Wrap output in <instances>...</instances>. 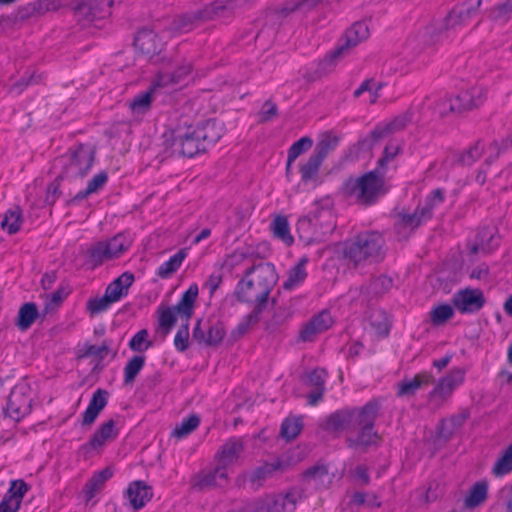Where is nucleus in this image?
<instances>
[{
	"mask_svg": "<svg viewBox=\"0 0 512 512\" xmlns=\"http://www.w3.org/2000/svg\"><path fill=\"white\" fill-rule=\"evenodd\" d=\"M278 280L275 267L269 262H260L247 268L241 279L235 286L233 295L240 303L252 305V311L262 313L269 301L276 303L270 298Z\"/></svg>",
	"mask_w": 512,
	"mask_h": 512,
	"instance_id": "obj_1",
	"label": "nucleus"
},
{
	"mask_svg": "<svg viewBox=\"0 0 512 512\" xmlns=\"http://www.w3.org/2000/svg\"><path fill=\"white\" fill-rule=\"evenodd\" d=\"M384 238L375 231L358 234L343 244V256L358 267L365 263H375L384 257Z\"/></svg>",
	"mask_w": 512,
	"mask_h": 512,
	"instance_id": "obj_2",
	"label": "nucleus"
},
{
	"mask_svg": "<svg viewBox=\"0 0 512 512\" xmlns=\"http://www.w3.org/2000/svg\"><path fill=\"white\" fill-rule=\"evenodd\" d=\"M343 190L362 206L375 204L387 192L385 178L378 170L369 171L357 178H349L344 183Z\"/></svg>",
	"mask_w": 512,
	"mask_h": 512,
	"instance_id": "obj_3",
	"label": "nucleus"
},
{
	"mask_svg": "<svg viewBox=\"0 0 512 512\" xmlns=\"http://www.w3.org/2000/svg\"><path fill=\"white\" fill-rule=\"evenodd\" d=\"M380 404L376 400H371L361 407V415L356 423L359 431L355 436H348L346 443L349 448L367 452L372 446H377L381 440L379 434L374 430V423L379 414Z\"/></svg>",
	"mask_w": 512,
	"mask_h": 512,
	"instance_id": "obj_4",
	"label": "nucleus"
},
{
	"mask_svg": "<svg viewBox=\"0 0 512 512\" xmlns=\"http://www.w3.org/2000/svg\"><path fill=\"white\" fill-rule=\"evenodd\" d=\"M163 146L166 156L194 157L206 152L197 131L192 126L177 127L163 134Z\"/></svg>",
	"mask_w": 512,
	"mask_h": 512,
	"instance_id": "obj_5",
	"label": "nucleus"
},
{
	"mask_svg": "<svg viewBox=\"0 0 512 512\" xmlns=\"http://www.w3.org/2000/svg\"><path fill=\"white\" fill-rule=\"evenodd\" d=\"M233 10L232 1H215L202 9L184 13L175 17L171 24V29L179 33H187L201 24L226 17Z\"/></svg>",
	"mask_w": 512,
	"mask_h": 512,
	"instance_id": "obj_6",
	"label": "nucleus"
},
{
	"mask_svg": "<svg viewBox=\"0 0 512 512\" xmlns=\"http://www.w3.org/2000/svg\"><path fill=\"white\" fill-rule=\"evenodd\" d=\"M95 159V149L89 145L79 144L70 150L68 155L59 158L62 171L59 178L77 179L83 178L91 169Z\"/></svg>",
	"mask_w": 512,
	"mask_h": 512,
	"instance_id": "obj_7",
	"label": "nucleus"
},
{
	"mask_svg": "<svg viewBox=\"0 0 512 512\" xmlns=\"http://www.w3.org/2000/svg\"><path fill=\"white\" fill-rule=\"evenodd\" d=\"M198 296V286L191 285L182 295L177 305L159 309V326L165 334L169 333L177 321V316L181 320L189 322L194 312V303Z\"/></svg>",
	"mask_w": 512,
	"mask_h": 512,
	"instance_id": "obj_8",
	"label": "nucleus"
},
{
	"mask_svg": "<svg viewBox=\"0 0 512 512\" xmlns=\"http://www.w3.org/2000/svg\"><path fill=\"white\" fill-rule=\"evenodd\" d=\"M308 216L316 229L317 238L321 241L331 235L337 226L330 199L315 202L314 209Z\"/></svg>",
	"mask_w": 512,
	"mask_h": 512,
	"instance_id": "obj_9",
	"label": "nucleus"
},
{
	"mask_svg": "<svg viewBox=\"0 0 512 512\" xmlns=\"http://www.w3.org/2000/svg\"><path fill=\"white\" fill-rule=\"evenodd\" d=\"M368 37V25L362 21L355 22L350 28L346 30L344 36L340 40L339 45L326 56L325 60L334 62L344 57L350 52L352 48L356 47L359 43L366 40Z\"/></svg>",
	"mask_w": 512,
	"mask_h": 512,
	"instance_id": "obj_10",
	"label": "nucleus"
},
{
	"mask_svg": "<svg viewBox=\"0 0 512 512\" xmlns=\"http://www.w3.org/2000/svg\"><path fill=\"white\" fill-rule=\"evenodd\" d=\"M32 401L28 385L18 384L8 397L5 413L14 421H19L30 413Z\"/></svg>",
	"mask_w": 512,
	"mask_h": 512,
	"instance_id": "obj_11",
	"label": "nucleus"
},
{
	"mask_svg": "<svg viewBox=\"0 0 512 512\" xmlns=\"http://www.w3.org/2000/svg\"><path fill=\"white\" fill-rule=\"evenodd\" d=\"M225 334L226 330L221 321L209 320L202 323L201 320H198L193 329L192 338L205 346H217L222 342Z\"/></svg>",
	"mask_w": 512,
	"mask_h": 512,
	"instance_id": "obj_12",
	"label": "nucleus"
},
{
	"mask_svg": "<svg viewBox=\"0 0 512 512\" xmlns=\"http://www.w3.org/2000/svg\"><path fill=\"white\" fill-rule=\"evenodd\" d=\"M481 4L482 0H466L456 5L444 18L446 27H448L450 31H456L466 26L469 21L478 14Z\"/></svg>",
	"mask_w": 512,
	"mask_h": 512,
	"instance_id": "obj_13",
	"label": "nucleus"
},
{
	"mask_svg": "<svg viewBox=\"0 0 512 512\" xmlns=\"http://www.w3.org/2000/svg\"><path fill=\"white\" fill-rule=\"evenodd\" d=\"M485 302L483 291L479 288L461 289L452 297L453 306L461 314L477 313L483 308Z\"/></svg>",
	"mask_w": 512,
	"mask_h": 512,
	"instance_id": "obj_14",
	"label": "nucleus"
},
{
	"mask_svg": "<svg viewBox=\"0 0 512 512\" xmlns=\"http://www.w3.org/2000/svg\"><path fill=\"white\" fill-rule=\"evenodd\" d=\"M432 210L433 205L426 204L422 208H416L413 213L399 214L395 224L397 234L402 238H408L416 228L432 217Z\"/></svg>",
	"mask_w": 512,
	"mask_h": 512,
	"instance_id": "obj_15",
	"label": "nucleus"
},
{
	"mask_svg": "<svg viewBox=\"0 0 512 512\" xmlns=\"http://www.w3.org/2000/svg\"><path fill=\"white\" fill-rule=\"evenodd\" d=\"M485 99V92L481 88H472L460 92L454 98H444L442 104H449V110L461 113L474 108L479 107L483 104Z\"/></svg>",
	"mask_w": 512,
	"mask_h": 512,
	"instance_id": "obj_16",
	"label": "nucleus"
},
{
	"mask_svg": "<svg viewBox=\"0 0 512 512\" xmlns=\"http://www.w3.org/2000/svg\"><path fill=\"white\" fill-rule=\"evenodd\" d=\"M361 415L360 409H342L338 410L326 419L324 429L328 432H340L343 430L356 429V423Z\"/></svg>",
	"mask_w": 512,
	"mask_h": 512,
	"instance_id": "obj_17",
	"label": "nucleus"
},
{
	"mask_svg": "<svg viewBox=\"0 0 512 512\" xmlns=\"http://www.w3.org/2000/svg\"><path fill=\"white\" fill-rule=\"evenodd\" d=\"M332 317L327 311H322L312 317L300 330L299 340L312 342L316 336L325 332L332 326Z\"/></svg>",
	"mask_w": 512,
	"mask_h": 512,
	"instance_id": "obj_18",
	"label": "nucleus"
},
{
	"mask_svg": "<svg viewBox=\"0 0 512 512\" xmlns=\"http://www.w3.org/2000/svg\"><path fill=\"white\" fill-rule=\"evenodd\" d=\"M465 372L461 368L452 369L446 376L442 377L435 388L430 392V399H446L452 391L464 380Z\"/></svg>",
	"mask_w": 512,
	"mask_h": 512,
	"instance_id": "obj_19",
	"label": "nucleus"
},
{
	"mask_svg": "<svg viewBox=\"0 0 512 512\" xmlns=\"http://www.w3.org/2000/svg\"><path fill=\"white\" fill-rule=\"evenodd\" d=\"M163 42L158 35L150 29H141L134 38V46L147 56H155L162 51Z\"/></svg>",
	"mask_w": 512,
	"mask_h": 512,
	"instance_id": "obj_20",
	"label": "nucleus"
},
{
	"mask_svg": "<svg viewBox=\"0 0 512 512\" xmlns=\"http://www.w3.org/2000/svg\"><path fill=\"white\" fill-rule=\"evenodd\" d=\"M27 491L28 485L23 480L12 481L9 490L0 502V512H17Z\"/></svg>",
	"mask_w": 512,
	"mask_h": 512,
	"instance_id": "obj_21",
	"label": "nucleus"
},
{
	"mask_svg": "<svg viewBox=\"0 0 512 512\" xmlns=\"http://www.w3.org/2000/svg\"><path fill=\"white\" fill-rule=\"evenodd\" d=\"M126 496L132 508L139 510L151 500L153 496L152 488L146 482L137 480L129 484Z\"/></svg>",
	"mask_w": 512,
	"mask_h": 512,
	"instance_id": "obj_22",
	"label": "nucleus"
},
{
	"mask_svg": "<svg viewBox=\"0 0 512 512\" xmlns=\"http://www.w3.org/2000/svg\"><path fill=\"white\" fill-rule=\"evenodd\" d=\"M434 382V377L426 372L416 374L412 378H405L397 384V396L411 397L417 390L427 387Z\"/></svg>",
	"mask_w": 512,
	"mask_h": 512,
	"instance_id": "obj_23",
	"label": "nucleus"
},
{
	"mask_svg": "<svg viewBox=\"0 0 512 512\" xmlns=\"http://www.w3.org/2000/svg\"><path fill=\"white\" fill-rule=\"evenodd\" d=\"M194 128L206 151L215 145L224 134L223 124L216 120H207L201 126Z\"/></svg>",
	"mask_w": 512,
	"mask_h": 512,
	"instance_id": "obj_24",
	"label": "nucleus"
},
{
	"mask_svg": "<svg viewBox=\"0 0 512 512\" xmlns=\"http://www.w3.org/2000/svg\"><path fill=\"white\" fill-rule=\"evenodd\" d=\"M116 436L117 431L115 430V421L110 419L97 429L90 441L86 443L83 448L86 450H96L101 448L107 441L113 440Z\"/></svg>",
	"mask_w": 512,
	"mask_h": 512,
	"instance_id": "obj_25",
	"label": "nucleus"
},
{
	"mask_svg": "<svg viewBox=\"0 0 512 512\" xmlns=\"http://www.w3.org/2000/svg\"><path fill=\"white\" fill-rule=\"evenodd\" d=\"M289 467V462L283 457L276 459L274 462H265L263 465L257 467L252 475L251 482L260 485L263 481L270 478L275 472H283Z\"/></svg>",
	"mask_w": 512,
	"mask_h": 512,
	"instance_id": "obj_26",
	"label": "nucleus"
},
{
	"mask_svg": "<svg viewBox=\"0 0 512 512\" xmlns=\"http://www.w3.org/2000/svg\"><path fill=\"white\" fill-rule=\"evenodd\" d=\"M108 392L104 389H97L89 402L86 411L83 414V424L91 425L96 420L98 414L107 404Z\"/></svg>",
	"mask_w": 512,
	"mask_h": 512,
	"instance_id": "obj_27",
	"label": "nucleus"
},
{
	"mask_svg": "<svg viewBox=\"0 0 512 512\" xmlns=\"http://www.w3.org/2000/svg\"><path fill=\"white\" fill-rule=\"evenodd\" d=\"M133 282L134 275L130 272H124L107 286L105 294L108 295L113 302H117L128 294V290Z\"/></svg>",
	"mask_w": 512,
	"mask_h": 512,
	"instance_id": "obj_28",
	"label": "nucleus"
},
{
	"mask_svg": "<svg viewBox=\"0 0 512 512\" xmlns=\"http://www.w3.org/2000/svg\"><path fill=\"white\" fill-rule=\"evenodd\" d=\"M244 450L242 438L232 437L228 439L221 447L218 453L220 464L227 466L234 463Z\"/></svg>",
	"mask_w": 512,
	"mask_h": 512,
	"instance_id": "obj_29",
	"label": "nucleus"
},
{
	"mask_svg": "<svg viewBox=\"0 0 512 512\" xmlns=\"http://www.w3.org/2000/svg\"><path fill=\"white\" fill-rule=\"evenodd\" d=\"M38 317L37 305L34 302H26L20 306L14 324L20 331H27Z\"/></svg>",
	"mask_w": 512,
	"mask_h": 512,
	"instance_id": "obj_30",
	"label": "nucleus"
},
{
	"mask_svg": "<svg viewBox=\"0 0 512 512\" xmlns=\"http://www.w3.org/2000/svg\"><path fill=\"white\" fill-rule=\"evenodd\" d=\"M158 87H161V85H159V82L157 81L148 91L137 95L131 101L130 109L134 115H143L150 110L154 94Z\"/></svg>",
	"mask_w": 512,
	"mask_h": 512,
	"instance_id": "obj_31",
	"label": "nucleus"
},
{
	"mask_svg": "<svg viewBox=\"0 0 512 512\" xmlns=\"http://www.w3.org/2000/svg\"><path fill=\"white\" fill-rule=\"evenodd\" d=\"M108 174L105 171H102L96 174L87 184V187L79 191L73 198L67 201L69 205L78 203L84 199H86L89 195L98 192L107 182Z\"/></svg>",
	"mask_w": 512,
	"mask_h": 512,
	"instance_id": "obj_32",
	"label": "nucleus"
},
{
	"mask_svg": "<svg viewBox=\"0 0 512 512\" xmlns=\"http://www.w3.org/2000/svg\"><path fill=\"white\" fill-rule=\"evenodd\" d=\"M307 263L308 259L302 257L295 266L289 269L288 277L283 283V289L291 290L304 282L307 277L305 269Z\"/></svg>",
	"mask_w": 512,
	"mask_h": 512,
	"instance_id": "obj_33",
	"label": "nucleus"
},
{
	"mask_svg": "<svg viewBox=\"0 0 512 512\" xmlns=\"http://www.w3.org/2000/svg\"><path fill=\"white\" fill-rule=\"evenodd\" d=\"M338 143V136H335L331 133H325L317 142L312 154L323 162L327 155L337 147Z\"/></svg>",
	"mask_w": 512,
	"mask_h": 512,
	"instance_id": "obj_34",
	"label": "nucleus"
},
{
	"mask_svg": "<svg viewBox=\"0 0 512 512\" xmlns=\"http://www.w3.org/2000/svg\"><path fill=\"white\" fill-rule=\"evenodd\" d=\"M296 228L300 240H302L306 245H310L314 242H321V239H318L316 236V229L314 228L309 216L299 218Z\"/></svg>",
	"mask_w": 512,
	"mask_h": 512,
	"instance_id": "obj_35",
	"label": "nucleus"
},
{
	"mask_svg": "<svg viewBox=\"0 0 512 512\" xmlns=\"http://www.w3.org/2000/svg\"><path fill=\"white\" fill-rule=\"evenodd\" d=\"M448 31H450V29L446 27V21L443 18L440 22H433L426 26L423 31V37L425 38L426 44L433 45L446 36Z\"/></svg>",
	"mask_w": 512,
	"mask_h": 512,
	"instance_id": "obj_36",
	"label": "nucleus"
},
{
	"mask_svg": "<svg viewBox=\"0 0 512 512\" xmlns=\"http://www.w3.org/2000/svg\"><path fill=\"white\" fill-rule=\"evenodd\" d=\"M484 153V144L481 140H477L468 149L463 151L457 156V163L461 166H471L478 159L482 157Z\"/></svg>",
	"mask_w": 512,
	"mask_h": 512,
	"instance_id": "obj_37",
	"label": "nucleus"
},
{
	"mask_svg": "<svg viewBox=\"0 0 512 512\" xmlns=\"http://www.w3.org/2000/svg\"><path fill=\"white\" fill-rule=\"evenodd\" d=\"M487 483L484 481L476 482L470 489L469 494L465 498V506L475 508L482 504L487 498Z\"/></svg>",
	"mask_w": 512,
	"mask_h": 512,
	"instance_id": "obj_38",
	"label": "nucleus"
},
{
	"mask_svg": "<svg viewBox=\"0 0 512 512\" xmlns=\"http://www.w3.org/2000/svg\"><path fill=\"white\" fill-rule=\"evenodd\" d=\"M271 230L274 237L280 239L286 245L290 246L294 239L290 234L289 223L285 216H277L271 223Z\"/></svg>",
	"mask_w": 512,
	"mask_h": 512,
	"instance_id": "obj_39",
	"label": "nucleus"
},
{
	"mask_svg": "<svg viewBox=\"0 0 512 512\" xmlns=\"http://www.w3.org/2000/svg\"><path fill=\"white\" fill-rule=\"evenodd\" d=\"M186 256L187 254L184 249L179 250L168 261L160 265L157 275L163 279L170 277L179 269Z\"/></svg>",
	"mask_w": 512,
	"mask_h": 512,
	"instance_id": "obj_40",
	"label": "nucleus"
},
{
	"mask_svg": "<svg viewBox=\"0 0 512 512\" xmlns=\"http://www.w3.org/2000/svg\"><path fill=\"white\" fill-rule=\"evenodd\" d=\"M109 246L105 241H99L90 246L87 251L90 262L94 266L101 265L104 261L113 259L109 252Z\"/></svg>",
	"mask_w": 512,
	"mask_h": 512,
	"instance_id": "obj_41",
	"label": "nucleus"
},
{
	"mask_svg": "<svg viewBox=\"0 0 512 512\" xmlns=\"http://www.w3.org/2000/svg\"><path fill=\"white\" fill-rule=\"evenodd\" d=\"M192 66L189 62H184L172 73H164L159 76L158 82L161 86L179 83L185 76L191 72Z\"/></svg>",
	"mask_w": 512,
	"mask_h": 512,
	"instance_id": "obj_42",
	"label": "nucleus"
},
{
	"mask_svg": "<svg viewBox=\"0 0 512 512\" xmlns=\"http://www.w3.org/2000/svg\"><path fill=\"white\" fill-rule=\"evenodd\" d=\"M322 161L315 155L311 154L307 161L300 167L301 180L303 183H308L317 178L319 168Z\"/></svg>",
	"mask_w": 512,
	"mask_h": 512,
	"instance_id": "obj_43",
	"label": "nucleus"
},
{
	"mask_svg": "<svg viewBox=\"0 0 512 512\" xmlns=\"http://www.w3.org/2000/svg\"><path fill=\"white\" fill-rule=\"evenodd\" d=\"M145 364V356L134 355L124 367V383L132 384Z\"/></svg>",
	"mask_w": 512,
	"mask_h": 512,
	"instance_id": "obj_44",
	"label": "nucleus"
},
{
	"mask_svg": "<svg viewBox=\"0 0 512 512\" xmlns=\"http://www.w3.org/2000/svg\"><path fill=\"white\" fill-rule=\"evenodd\" d=\"M303 428L302 418H286L281 425L280 435L287 441L295 439Z\"/></svg>",
	"mask_w": 512,
	"mask_h": 512,
	"instance_id": "obj_45",
	"label": "nucleus"
},
{
	"mask_svg": "<svg viewBox=\"0 0 512 512\" xmlns=\"http://www.w3.org/2000/svg\"><path fill=\"white\" fill-rule=\"evenodd\" d=\"M22 223L21 209L16 206L13 209L8 210L5 213L4 219L2 220V228H7L9 234H15L20 230Z\"/></svg>",
	"mask_w": 512,
	"mask_h": 512,
	"instance_id": "obj_46",
	"label": "nucleus"
},
{
	"mask_svg": "<svg viewBox=\"0 0 512 512\" xmlns=\"http://www.w3.org/2000/svg\"><path fill=\"white\" fill-rule=\"evenodd\" d=\"M68 7L75 16L82 20L93 22L91 0H70Z\"/></svg>",
	"mask_w": 512,
	"mask_h": 512,
	"instance_id": "obj_47",
	"label": "nucleus"
},
{
	"mask_svg": "<svg viewBox=\"0 0 512 512\" xmlns=\"http://www.w3.org/2000/svg\"><path fill=\"white\" fill-rule=\"evenodd\" d=\"M328 476V468L323 464H316L302 473V478L307 482H314L318 487L323 484L324 478Z\"/></svg>",
	"mask_w": 512,
	"mask_h": 512,
	"instance_id": "obj_48",
	"label": "nucleus"
},
{
	"mask_svg": "<svg viewBox=\"0 0 512 512\" xmlns=\"http://www.w3.org/2000/svg\"><path fill=\"white\" fill-rule=\"evenodd\" d=\"M261 313L252 311L237 325V327L231 332V337L234 340H238L245 335L249 329L256 325L260 320Z\"/></svg>",
	"mask_w": 512,
	"mask_h": 512,
	"instance_id": "obj_49",
	"label": "nucleus"
},
{
	"mask_svg": "<svg viewBox=\"0 0 512 512\" xmlns=\"http://www.w3.org/2000/svg\"><path fill=\"white\" fill-rule=\"evenodd\" d=\"M392 279L385 275L378 276L371 280L366 286V292L370 295H379L388 291L392 287Z\"/></svg>",
	"mask_w": 512,
	"mask_h": 512,
	"instance_id": "obj_50",
	"label": "nucleus"
},
{
	"mask_svg": "<svg viewBox=\"0 0 512 512\" xmlns=\"http://www.w3.org/2000/svg\"><path fill=\"white\" fill-rule=\"evenodd\" d=\"M454 315L453 307L449 304H441L434 307L430 312V320L433 325L439 326L444 324Z\"/></svg>",
	"mask_w": 512,
	"mask_h": 512,
	"instance_id": "obj_51",
	"label": "nucleus"
},
{
	"mask_svg": "<svg viewBox=\"0 0 512 512\" xmlns=\"http://www.w3.org/2000/svg\"><path fill=\"white\" fill-rule=\"evenodd\" d=\"M200 423V419L197 415H191L184 419L179 425L172 431V436L175 438H183L194 431Z\"/></svg>",
	"mask_w": 512,
	"mask_h": 512,
	"instance_id": "obj_52",
	"label": "nucleus"
},
{
	"mask_svg": "<svg viewBox=\"0 0 512 512\" xmlns=\"http://www.w3.org/2000/svg\"><path fill=\"white\" fill-rule=\"evenodd\" d=\"M389 135L390 134L385 125L377 126L359 142L360 148L363 150H370L377 142Z\"/></svg>",
	"mask_w": 512,
	"mask_h": 512,
	"instance_id": "obj_53",
	"label": "nucleus"
},
{
	"mask_svg": "<svg viewBox=\"0 0 512 512\" xmlns=\"http://www.w3.org/2000/svg\"><path fill=\"white\" fill-rule=\"evenodd\" d=\"M281 496L283 497V502L287 512H293L296 509L297 504L305 498V491L303 488L293 487L286 493H281Z\"/></svg>",
	"mask_w": 512,
	"mask_h": 512,
	"instance_id": "obj_54",
	"label": "nucleus"
},
{
	"mask_svg": "<svg viewBox=\"0 0 512 512\" xmlns=\"http://www.w3.org/2000/svg\"><path fill=\"white\" fill-rule=\"evenodd\" d=\"M512 470V444L505 450L504 454L496 461L492 471L496 476H502Z\"/></svg>",
	"mask_w": 512,
	"mask_h": 512,
	"instance_id": "obj_55",
	"label": "nucleus"
},
{
	"mask_svg": "<svg viewBox=\"0 0 512 512\" xmlns=\"http://www.w3.org/2000/svg\"><path fill=\"white\" fill-rule=\"evenodd\" d=\"M327 373L323 369H314L306 375L302 376V381L305 385H309L316 388H325V380Z\"/></svg>",
	"mask_w": 512,
	"mask_h": 512,
	"instance_id": "obj_56",
	"label": "nucleus"
},
{
	"mask_svg": "<svg viewBox=\"0 0 512 512\" xmlns=\"http://www.w3.org/2000/svg\"><path fill=\"white\" fill-rule=\"evenodd\" d=\"M92 4V19H103L111 15V7L114 5V0H91Z\"/></svg>",
	"mask_w": 512,
	"mask_h": 512,
	"instance_id": "obj_57",
	"label": "nucleus"
},
{
	"mask_svg": "<svg viewBox=\"0 0 512 512\" xmlns=\"http://www.w3.org/2000/svg\"><path fill=\"white\" fill-rule=\"evenodd\" d=\"M149 333L146 329L138 331L130 340L129 348L134 352H143L152 346L148 340Z\"/></svg>",
	"mask_w": 512,
	"mask_h": 512,
	"instance_id": "obj_58",
	"label": "nucleus"
},
{
	"mask_svg": "<svg viewBox=\"0 0 512 512\" xmlns=\"http://www.w3.org/2000/svg\"><path fill=\"white\" fill-rule=\"evenodd\" d=\"M313 141L310 137H302L294 142L288 150L289 162H294L301 154L312 147Z\"/></svg>",
	"mask_w": 512,
	"mask_h": 512,
	"instance_id": "obj_59",
	"label": "nucleus"
},
{
	"mask_svg": "<svg viewBox=\"0 0 512 512\" xmlns=\"http://www.w3.org/2000/svg\"><path fill=\"white\" fill-rule=\"evenodd\" d=\"M413 113L410 111H406L398 116H396L389 123L385 124L386 129L389 134L399 132L407 127V125L412 121Z\"/></svg>",
	"mask_w": 512,
	"mask_h": 512,
	"instance_id": "obj_60",
	"label": "nucleus"
},
{
	"mask_svg": "<svg viewBox=\"0 0 512 512\" xmlns=\"http://www.w3.org/2000/svg\"><path fill=\"white\" fill-rule=\"evenodd\" d=\"M262 503L266 512H287L281 494L267 495Z\"/></svg>",
	"mask_w": 512,
	"mask_h": 512,
	"instance_id": "obj_61",
	"label": "nucleus"
},
{
	"mask_svg": "<svg viewBox=\"0 0 512 512\" xmlns=\"http://www.w3.org/2000/svg\"><path fill=\"white\" fill-rule=\"evenodd\" d=\"M512 12V0H506L504 3L499 4L492 8L489 17L494 21L506 22Z\"/></svg>",
	"mask_w": 512,
	"mask_h": 512,
	"instance_id": "obj_62",
	"label": "nucleus"
},
{
	"mask_svg": "<svg viewBox=\"0 0 512 512\" xmlns=\"http://www.w3.org/2000/svg\"><path fill=\"white\" fill-rule=\"evenodd\" d=\"M106 244L109 246V252L112 258L119 257L129 247L128 241L121 234L114 236L110 241H107Z\"/></svg>",
	"mask_w": 512,
	"mask_h": 512,
	"instance_id": "obj_63",
	"label": "nucleus"
},
{
	"mask_svg": "<svg viewBox=\"0 0 512 512\" xmlns=\"http://www.w3.org/2000/svg\"><path fill=\"white\" fill-rule=\"evenodd\" d=\"M112 303H114L108 295L104 294L100 298H93L88 301L87 309L92 315L105 311Z\"/></svg>",
	"mask_w": 512,
	"mask_h": 512,
	"instance_id": "obj_64",
	"label": "nucleus"
}]
</instances>
